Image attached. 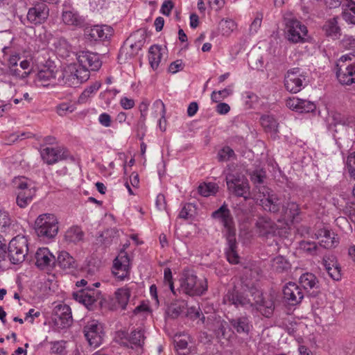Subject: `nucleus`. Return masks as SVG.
Returning a JSON list of instances; mask_svg holds the SVG:
<instances>
[{
	"label": "nucleus",
	"mask_w": 355,
	"mask_h": 355,
	"mask_svg": "<svg viewBox=\"0 0 355 355\" xmlns=\"http://www.w3.org/2000/svg\"><path fill=\"white\" fill-rule=\"evenodd\" d=\"M257 200L264 211L273 214H280L284 204V200L277 193L266 187L258 188Z\"/></svg>",
	"instance_id": "nucleus-2"
},
{
	"label": "nucleus",
	"mask_w": 355,
	"mask_h": 355,
	"mask_svg": "<svg viewBox=\"0 0 355 355\" xmlns=\"http://www.w3.org/2000/svg\"><path fill=\"white\" fill-rule=\"evenodd\" d=\"M53 322L60 329L71 326L73 322L71 308L66 304H60L53 309Z\"/></svg>",
	"instance_id": "nucleus-16"
},
{
	"label": "nucleus",
	"mask_w": 355,
	"mask_h": 355,
	"mask_svg": "<svg viewBox=\"0 0 355 355\" xmlns=\"http://www.w3.org/2000/svg\"><path fill=\"white\" fill-rule=\"evenodd\" d=\"M20 59V56L18 53H15L13 55H11L8 60V66L7 71L10 70L11 69H13L18 65V61Z\"/></svg>",
	"instance_id": "nucleus-64"
},
{
	"label": "nucleus",
	"mask_w": 355,
	"mask_h": 355,
	"mask_svg": "<svg viewBox=\"0 0 355 355\" xmlns=\"http://www.w3.org/2000/svg\"><path fill=\"white\" fill-rule=\"evenodd\" d=\"M112 272L114 276L119 281L130 279V261L125 251H121L114 259Z\"/></svg>",
	"instance_id": "nucleus-10"
},
{
	"label": "nucleus",
	"mask_w": 355,
	"mask_h": 355,
	"mask_svg": "<svg viewBox=\"0 0 355 355\" xmlns=\"http://www.w3.org/2000/svg\"><path fill=\"white\" fill-rule=\"evenodd\" d=\"M189 314L191 318H200L202 322L205 320V316L200 310L199 307L192 306L189 309Z\"/></svg>",
	"instance_id": "nucleus-63"
},
{
	"label": "nucleus",
	"mask_w": 355,
	"mask_h": 355,
	"mask_svg": "<svg viewBox=\"0 0 355 355\" xmlns=\"http://www.w3.org/2000/svg\"><path fill=\"white\" fill-rule=\"evenodd\" d=\"M121 343L124 346L131 347L132 349L141 347L144 344L145 336L144 331L141 328L135 329L130 334L122 333Z\"/></svg>",
	"instance_id": "nucleus-25"
},
{
	"label": "nucleus",
	"mask_w": 355,
	"mask_h": 355,
	"mask_svg": "<svg viewBox=\"0 0 355 355\" xmlns=\"http://www.w3.org/2000/svg\"><path fill=\"white\" fill-rule=\"evenodd\" d=\"M211 217L218 220L224 228L225 238L236 236V227L233 216L227 205L224 202L218 209L212 212Z\"/></svg>",
	"instance_id": "nucleus-6"
},
{
	"label": "nucleus",
	"mask_w": 355,
	"mask_h": 355,
	"mask_svg": "<svg viewBox=\"0 0 355 355\" xmlns=\"http://www.w3.org/2000/svg\"><path fill=\"white\" fill-rule=\"evenodd\" d=\"M112 33V28L107 25H96L85 31L86 38L90 41H105L109 39Z\"/></svg>",
	"instance_id": "nucleus-23"
},
{
	"label": "nucleus",
	"mask_w": 355,
	"mask_h": 355,
	"mask_svg": "<svg viewBox=\"0 0 355 355\" xmlns=\"http://www.w3.org/2000/svg\"><path fill=\"white\" fill-rule=\"evenodd\" d=\"M271 266L277 272H282L290 268L289 262L282 256H277L272 259Z\"/></svg>",
	"instance_id": "nucleus-44"
},
{
	"label": "nucleus",
	"mask_w": 355,
	"mask_h": 355,
	"mask_svg": "<svg viewBox=\"0 0 355 355\" xmlns=\"http://www.w3.org/2000/svg\"><path fill=\"white\" fill-rule=\"evenodd\" d=\"M336 76L342 85L355 83V61L349 64H336Z\"/></svg>",
	"instance_id": "nucleus-24"
},
{
	"label": "nucleus",
	"mask_w": 355,
	"mask_h": 355,
	"mask_svg": "<svg viewBox=\"0 0 355 355\" xmlns=\"http://www.w3.org/2000/svg\"><path fill=\"white\" fill-rule=\"evenodd\" d=\"M144 43V37H143L142 40H140L137 42H135L132 43L130 46V51L125 52V49H122L120 51L119 55L122 56L125 53V59L131 58L135 55L137 54L139 51L141 49Z\"/></svg>",
	"instance_id": "nucleus-46"
},
{
	"label": "nucleus",
	"mask_w": 355,
	"mask_h": 355,
	"mask_svg": "<svg viewBox=\"0 0 355 355\" xmlns=\"http://www.w3.org/2000/svg\"><path fill=\"white\" fill-rule=\"evenodd\" d=\"M8 256L13 264L22 263L28 253V240L24 236L18 235L13 238L7 248Z\"/></svg>",
	"instance_id": "nucleus-5"
},
{
	"label": "nucleus",
	"mask_w": 355,
	"mask_h": 355,
	"mask_svg": "<svg viewBox=\"0 0 355 355\" xmlns=\"http://www.w3.org/2000/svg\"><path fill=\"white\" fill-rule=\"evenodd\" d=\"M166 51L165 48H162L159 45L150 46L148 51V60L153 69L155 70L158 68Z\"/></svg>",
	"instance_id": "nucleus-33"
},
{
	"label": "nucleus",
	"mask_w": 355,
	"mask_h": 355,
	"mask_svg": "<svg viewBox=\"0 0 355 355\" xmlns=\"http://www.w3.org/2000/svg\"><path fill=\"white\" fill-rule=\"evenodd\" d=\"M342 16L348 24H355V1L353 0H340Z\"/></svg>",
	"instance_id": "nucleus-34"
},
{
	"label": "nucleus",
	"mask_w": 355,
	"mask_h": 355,
	"mask_svg": "<svg viewBox=\"0 0 355 355\" xmlns=\"http://www.w3.org/2000/svg\"><path fill=\"white\" fill-rule=\"evenodd\" d=\"M83 332L90 346L96 348L102 343L104 332L101 323L98 320L89 321L84 327Z\"/></svg>",
	"instance_id": "nucleus-12"
},
{
	"label": "nucleus",
	"mask_w": 355,
	"mask_h": 355,
	"mask_svg": "<svg viewBox=\"0 0 355 355\" xmlns=\"http://www.w3.org/2000/svg\"><path fill=\"white\" fill-rule=\"evenodd\" d=\"M250 293L254 300V306L263 316L270 318L275 309V303L272 296H263V293L256 289L252 288Z\"/></svg>",
	"instance_id": "nucleus-9"
},
{
	"label": "nucleus",
	"mask_w": 355,
	"mask_h": 355,
	"mask_svg": "<svg viewBox=\"0 0 355 355\" xmlns=\"http://www.w3.org/2000/svg\"><path fill=\"white\" fill-rule=\"evenodd\" d=\"M258 236L263 239H268L278 236L280 230L276 223L269 216H259L254 225Z\"/></svg>",
	"instance_id": "nucleus-8"
},
{
	"label": "nucleus",
	"mask_w": 355,
	"mask_h": 355,
	"mask_svg": "<svg viewBox=\"0 0 355 355\" xmlns=\"http://www.w3.org/2000/svg\"><path fill=\"white\" fill-rule=\"evenodd\" d=\"M40 155L44 162L52 165L67 159V151L60 147H46L41 149Z\"/></svg>",
	"instance_id": "nucleus-19"
},
{
	"label": "nucleus",
	"mask_w": 355,
	"mask_h": 355,
	"mask_svg": "<svg viewBox=\"0 0 355 355\" xmlns=\"http://www.w3.org/2000/svg\"><path fill=\"white\" fill-rule=\"evenodd\" d=\"M84 232L78 226H73L69 228L64 234V239L67 242L78 243L83 241Z\"/></svg>",
	"instance_id": "nucleus-38"
},
{
	"label": "nucleus",
	"mask_w": 355,
	"mask_h": 355,
	"mask_svg": "<svg viewBox=\"0 0 355 355\" xmlns=\"http://www.w3.org/2000/svg\"><path fill=\"white\" fill-rule=\"evenodd\" d=\"M62 21L67 26L81 27L84 25L85 19L75 10H63Z\"/></svg>",
	"instance_id": "nucleus-32"
},
{
	"label": "nucleus",
	"mask_w": 355,
	"mask_h": 355,
	"mask_svg": "<svg viewBox=\"0 0 355 355\" xmlns=\"http://www.w3.org/2000/svg\"><path fill=\"white\" fill-rule=\"evenodd\" d=\"M181 312V307L177 304H171L167 309V314L172 318H178Z\"/></svg>",
	"instance_id": "nucleus-58"
},
{
	"label": "nucleus",
	"mask_w": 355,
	"mask_h": 355,
	"mask_svg": "<svg viewBox=\"0 0 355 355\" xmlns=\"http://www.w3.org/2000/svg\"><path fill=\"white\" fill-rule=\"evenodd\" d=\"M300 214V209L299 205L295 202L289 201L287 202H284L280 216L293 221Z\"/></svg>",
	"instance_id": "nucleus-37"
},
{
	"label": "nucleus",
	"mask_w": 355,
	"mask_h": 355,
	"mask_svg": "<svg viewBox=\"0 0 355 355\" xmlns=\"http://www.w3.org/2000/svg\"><path fill=\"white\" fill-rule=\"evenodd\" d=\"M322 265L329 277L336 281L341 278V270L340 264L334 256L324 257L322 259Z\"/></svg>",
	"instance_id": "nucleus-31"
},
{
	"label": "nucleus",
	"mask_w": 355,
	"mask_h": 355,
	"mask_svg": "<svg viewBox=\"0 0 355 355\" xmlns=\"http://www.w3.org/2000/svg\"><path fill=\"white\" fill-rule=\"evenodd\" d=\"M299 245L301 250L311 255H315L318 253V245L313 241H302Z\"/></svg>",
	"instance_id": "nucleus-48"
},
{
	"label": "nucleus",
	"mask_w": 355,
	"mask_h": 355,
	"mask_svg": "<svg viewBox=\"0 0 355 355\" xmlns=\"http://www.w3.org/2000/svg\"><path fill=\"white\" fill-rule=\"evenodd\" d=\"M153 109H154L155 117H157L158 114L162 116V118L164 119L166 115L165 105L162 101L158 99L156 100L153 105Z\"/></svg>",
	"instance_id": "nucleus-53"
},
{
	"label": "nucleus",
	"mask_w": 355,
	"mask_h": 355,
	"mask_svg": "<svg viewBox=\"0 0 355 355\" xmlns=\"http://www.w3.org/2000/svg\"><path fill=\"white\" fill-rule=\"evenodd\" d=\"M180 288L189 296H200L207 290V282L205 278H198L194 270L184 268L180 274Z\"/></svg>",
	"instance_id": "nucleus-1"
},
{
	"label": "nucleus",
	"mask_w": 355,
	"mask_h": 355,
	"mask_svg": "<svg viewBox=\"0 0 355 355\" xmlns=\"http://www.w3.org/2000/svg\"><path fill=\"white\" fill-rule=\"evenodd\" d=\"M227 189L230 193L247 200L250 197V186L246 179L229 175L226 178Z\"/></svg>",
	"instance_id": "nucleus-13"
},
{
	"label": "nucleus",
	"mask_w": 355,
	"mask_h": 355,
	"mask_svg": "<svg viewBox=\"0 0 355 355\" xmlns=\"http://www.w3.org/2000/svg\"><path fill=\"white\" fill-rule=\"evenodd\" d=\"M49 15V9L44 3H37L29 8L26 20L33 24L37 25L44 23Z\"/></svg>",
	"instance_id": "nucleus-18"
},
{
	"label": "nucleus",
	"mask_w": 355,
	"mask_h": 355,
	"mask_svg": "<svg viewBox=\"0 0 355 355\" xmlns=\"http://www.w3.org/2000/svg\"><path fill=\"white\" fill-rule=\"evenodd\" d=\"M286 105L291 110L300 113L312 112L316 109V105L313 102L298 98L288 99Z\"/></svg>",
	"instance_id": "nucleus-29"
},
{
	"label": "nucleus",
	"mask_w": 355,
	"mask_h": 355,
	"mask_svg": "<svg viewBox=\"0 0 355 355\" xmlns=\"http://www.w3.org/2000/svg\"><path fill=\"white\" fill-rule=\"evenodd\" d=\"M331 118L334 125L338 124L348 125L350 122L349 118L345 115L337 112L332 113Z\"/></svg>",
	"instance_id": "nucleus-54"
},
{
	"label": "nucleus",
	"mask_w": 355,
	"mask_h": 355,
	"mask_svg": "<svg viewBox=\"0 0 355 355\" xmlns=\"http://www.w3.org/2000/svg\"><path fill=\"white\" fill-rule=\"evenodd\" d=\"M334 232L327 229H320L314 234L313 238L319 241V245L325 248H335L339 243L338 238Z\"/></svg>",
	"instance_id": "nucleus-27"
},
{
	"label": "nucleus",
	"mask_w": 355,
	"mask_h": 355,
	"mask_svg": "<svg viewBox=\"0 0 355 355\" xmlns=\"http://www.w3.org/2000/svg\"><path fill=\"white\" fill-rule=\"evenodd\" d=\"M231 329L234 333L248 336L250 332L252 324L250 318L246 315H241L229 320Z\"/></svg>",
	"instance_id": "nucleus-28"
},
{
	"label": "nucleus",
	"mask_w": 355,
	"mask_h": 355,
	"mask_svg": "<svg viewBox=\"0 0 355 355\" xmlns=\"http://www.w3.org/2000/svg\"><path fill=\"white\" fill-rule=\"evenodd\" d=\"M63 70H59L52 61H47L37 74V80L42 83L55 80L56 83L62 84V76Z\"/></svg>",
	"instance_id": "nucleus-14"
},
{
	"label": "nucleus",
	"mask_w": 355,
	"mask_h": 355,
	"mask_svg": "<svg viewBox=\"0 0 355 355\" xmlns=\"http://www.w3.org/2000/svg\"><path fill=\"white\" fill-rule=\"evenodd\" d=\"M15 184L18 189L17 204L21 208H24L31 202L35 193V190L34 188L28 187L26 180L24 178L15 180Z\"/></svg>",
	"instance_id": "nucleus-15"
},
{
	"label": "nucleus",
	"mask_w": 355,
	"mask_h": 355,
	"mask_svg": "<svg viewBox=\"0 0 355 355\" xmlns=\"http://www.w3.org/2000/svg\"><path fill=\"white\" fill-rule=\"evenodd\" d=\"M58 230V221L53 214H41L35 221V230L39 237L43 239L54 238L57 235Z\"/></svg>",
	"instance_id": "nucleus-3"
},
{
	"label": "nucleus",
	"mask_w": 355,
	"mask_h": 355,
	"mask_svg": "<svg viewBox=\"0 0 355 355\" xmlns=\"http://www.w3.org/2000/svg\"><path fill=\"white\" fill-rule=\"evenodd\" d=\"M164 283L166 286H168L173 294H175L174 291L173 275L171 270L169 268H166L164 270Z\"/></svg>",
	"instance_id": "nucleus-52"
},
{
	"label": "nucleus",
	"mask_w": 355,
	"mask_h": 355,
	"mask_svg": "<svg viewBox=\"0 0 355 355\" xmlns=\"http://www.w3.org/2000/svg\"><path fill=\"white\" fill-rule=\"evenodd\" d=\"M198 191L201 196L208 197L218 192V186L215 182L202 183L199 185Z\"/></svg>",
	"instance_id": "nucleus-43"
},
{
	"label": "nucleus",
	"mask_w": 355,
	"mask_h": 355,
	"mask_svg": "<svg viewBox=\"0 0 355 355\" xmlns=\"http://www.w3.org/2000/svg\"><path fill=\"white\" fill-rule=\"evenodd\" d=\"M73 299L83 304L89 310L94 309L96 303H101V293L98 290L87 287L72 294Z\"/></svg>",
	"instance_id": "nucleus-11"
},
{
	"label": "nucleus",
	"mask_w": 355,
	"mask_h": 355,
	"mask_svg": "<svg viewBox=\"0 0 355 355\" xmlns=\"http://www.w3.org/2000/svg\"><path fill=\"white\" fill-rule=\"evenodd\" d=\"M101 85V84L99 82H95L87 87L80 95L78 100V103H85L99 89Z\"/></svg>",
	"instance_id": "nucleus-40"
},
{
	"label": "nucleus",
	"mask_w": 355,
	"mask_h": 355,
	"mask_svg": "<svg viewBox=\"0 0 355 355\" xmlns=\"http://www.w3.org/2000/svg\"><path fill=\"white\" fill-rule=\"evenodd\" d=\"M173 7L174 5L171 1H165L161 6L160 12L166 16H169Z\"/></svg>",
	"instance_id": "nucleus-61"
},
{
	"label": "nucleus",
	"mask_w": 355,
	"mask_h": 355,
	"mask_svg": "<svg viewBox=\"0 0 355 355\" xmlns=\"http://www.w3.org/2000/svg\"><path fill=\"white\" fill-rule=\"evenodd\" d=\"M265 177L266 174L263 171H254L250 175V179L252 182L256 184L257 189L260 187L258 186V184H261L263 182Z\"/></svg>",
	"instance_id": "nucleus-55"
},
{
	"label": "nucleus",
	"mask_w": 355,
	"mask_h": 355,
	"mask_svg": "<svg viewBox=\"0 0 355 355\" xmlns=\"http://www.w3.org/2000/svg\"><path fill=\"white\" fill-rule=\"evenodd\" d=\"M13 220L10 217L9 213L0 209V232H6L12 225Z\"/></svg>",
	"instance_id": "nucleus-45"
},
{
	"label": "nucleus",
	"mask_w": 355,
	"mask_h": 355,
	"mask_svg": "<svg viewBox=\"0 0 355 355\" xmlns=\"http://www.w3.org/2000/svg\"><path fill=\"white\" fill-rule=\"evenodd\" d=\"M89 75L88 70L83 69L76 64L68 65L64 69L62 73H60L62 84L73 87H78L86 82Z\"/></svg>",
	"instance_id": "nucleus-4"
},
{
	"label": "nucleus",
	"mask_w": 355,
	"mask_h": 355,
	"mask_svg": "<svg viewBox=\"0 0 355 355\" xmlns=\"http://www.w3.org/2000/svg\"><path fill=\"white\" fill-rule=\"evenodd\" d=\"M184 64L182 61L181 60H178L171 63L168 70L170 73H175L178 71L182 70Z\"/></svg>",
	"instance_id": "nucleus-62"
},
{
	"label": "nucleus",
	"mask_w": 355,
	"mask_h": 355,
	"mask_svg": "<svg viewBox=\"0 0 355 355\" xmlns=\"http://www.w3.org/2000/svg\"><path fill=\"white\" fill-rule=\"evenodd\" d=\"M288 40L293 43L304 41L307 34V28L297 19H290L286 24Z\"/></svg>",
	"instance_id": "nucleus-17"
},
{
	"label": "nucleus",
	"mask_w": 355,
	"mask_h": 355,
	"mask_svg": "<svg viewBox=\"0 0 355 355\" xmlns=\"http://www.w3.org/2000/svg\"><path fill=\"white\" fill-rule=\"evenodd\" d=\"M232 90L230 88H225L220 91H214L211 94V99L214 103H218L232 94Z\"/></svg>",
	"instance_id": "nucleus-50"
},
{
	"label": "nucleus",
	"mask_w": 355,
	"mask_h": 355,
	"mask_svg": "<svg viewBox=\"0 0 355 355\" xmlns=\"http://www.w3.org/2000/svg\"><path fill=\"white\" fill-rule=\"evenodd\" d=\"M195 206L191 203L185 204L179 214V218L183 219H189L193 216L192 211Z\"/></svg>",
	"instance_id": "nucleus-56"
},
{
	"label": "nucleus",
	"mask_w": 355,
	"mask_h": 355,
	"mask_svg": "<svg viewBox=\"0 0 355 355\" xmlns=\"http://www.w3.org/2000/svg\"><path fill=\"white\" fill-rule=\"evenodd\" d=\"M305 73L298 67L290 69L284 76V86L287 91L296 94L306 85Z\"/></svg>",
	"instance_id": "nucleus-7"
},
{
	"label": "nucleus",
	"mask_w": 355,
	"mask_h": 355,
	"mask_svg": "<svg viewBox=\"0 0 355 355\" xmlns=\"http://www.w3.org/2000/svg\"><path fill=\"white\" fill-rule=\"evenodd\" d=\"M130 287L125 286L115 291V297L121 309H125L130 297Z\"/></svg>",
	"instance_id": "nucleus-39"
},
{
	"label": "nucleus",
	"mask_w": 355,
	"mask_h": 355,
	"mask_svg": "<svg viewBox=\"0 0 355 355\" xmlns=\"http://www.w3.org/2000/svg\"><path fill=\"white\" fill-rule=\"evenodd\" d=\"M227 247L225 250V254L227 261L232 264H236L239 262V256L237 253V242L236 236L227 237Z\"/></svg>",
	"instance_id": "nucleus-36"
},
{
	"label": "nucleus",
	"mask_w": 355,
	"mask_h": 355,
	"mask_svg": "<svg viewBox=\"0 0 355 355\" xmlns=\"http://www.w3.org/2000/svg\"><path fill=\"white\" fill-rule=\"evenodd\" d=\"M324 29L326 34L333 39H336L340 35V28L338 26V21L335 18L331 19L327 21L324 26Z\"/></svg>",
	"instance_id": "nucleus-41"
},
{
	"label": "nucleus",
	"mask_w": 355,
	"mask_h": 355,
	"mask_svg": "<svg viewBox=\"0 0 355 355\" xmlns=\"http://www.w3.org/2000/svg\"><path fill=\"white\" fill-rule=\"evenodd\" d=\"M55 261L56 265L63 270L74 269L77 267L75 259L67 251L60 252Z\"/></svg>",
	"instance_id": "nucleus-35"
},
{
	"label": "nucleus",
	"mask_w": 355,
	"mask_h": 355,
	"mask_svg": "<svg viewBox=\"0 0 355 355\" xmlns=\"http://www.w3.org/2000/svg\"><path fill=\"white\" fill-rule=\"evenodd\" d=\"M299 283L306 292H311V294L313 296H315L319 292V281L313 273L306 272L302 274L299 279Z\"/></svg>",
	"instance_id": "nucleus-30"
},
{
	"label": "nucleus",
	"mask_w": 355,
	"mask_h": 355,
	"mask_svg": "<svg viewBox=\"0 0 355 355\" xmlns=\"http://www.w3.org/2000/svg\"><path fill=\"white\" fill-rule=\"evenodd\" d=\"M35 258V265L40 269H49L56 266L55 257L47 248H39Z\"/></svg>",
	"instance_id": "nucleus-26"
},
{
	"label": "nucleus",
	"mask_w": 355,
	"mask_h": 355,
	"mask_svg": "<svg viewBox=\"0 0 355 355\" xmlns=\"http://www.w3.org/2000/svg\"><path fill=\"white\" fill-rule=\"evenodd\" d=\"M225 304L234 305L236 307H254L253 302H251L244 293L239 292L236 289L229 290L223 298Z\"/></svg>",
	"instance_id": "nucleus-21"
},
{
	"label": "nucleus",
	"mask_w": 355,
	"mask_h": 355,
	"mask_svg": "<svg viewBox=\"0 0 355 355\" xmlns=\"http://www.w3.org/2000/svg\"><path fill=\"white\" fill-rule=\"evenodd\" d=\"M261 124L267 132H277L278 123L276 119L270 115H263L260 119Z\"/></svg>",
	"instance_id": "nucleus-42"
},
{
	"label": "nucleus",
	"mask_w": 355,
	"mask_h": 355,
	"mask_svg": "<svg viewBox=\"0 0 355 355\" xmlns=\"http://www.w3.org/2000/svg\"><path fill=\"white\" fill-rule=\"evenodd\" d=\"M8 75L10 76H12L16 78H19V79H25L27 77H28V71H23V70L21 69H20V67H19L18 66L13 68V69H11L9 71H7L6 72Z\"/></svg>",
	"instance_id": "nucleus-57"
},
{
	"label": "nucleus",
	"mask_w": 355,
	"mask_h": 355,
	"mask_svg": "<svg viewBox=\"0 0 355 355\" xmlns=\"http://www.w3.org/2000/svg\"><path fill=\"white\" fill-rule=\"evenodd\" d=\"M78 62L79 67L83 69L89 71H96L101 66V62L100 61L97 54L89 52V51H81L78 54Z\"/></svg>",
	"instance_id": "nucleus-22"
},
{
	"label": "nucleus",
	"mask_w": 355,
	"mask_h": 355,
	"mask_svg": "<svg viewBox=\"0 0 355 355\" xmlns=\"http://www.w3.org/2000/svg\"><path fill=\"white\" fill-rule=\"evenodd\" d=\"M263 19V15L261 13H257L256 17L252 22L250 31L252 33H257L259 27L261 26V21Z\"/></svg>",
	"instance_id": "nucleus-59"
},
{
	"label": "nucleus",
	"mask_w": 355,
	"mask_h": 355,
	"mask_svg": "<svg viewBox=\"0 0 355 355\" xmlns=\"http://www.w3.org/2000/svg\"><path fill=\"white\" fill-rule=\"evenodd\" d=\"M76 110V106L71 102H64L58 104L56 107V112L60 116H65L72 113Z\"/></svg>",
	"instance_id": "nucleus-47"
},
{
	"label": "nucleus",
	"mask_w": 355,
	"mask_h": 355,
	"mask_svg": "<svg viewBox=\"0 0 355 355\" xmlns=\"http://www.w3.org/2000/svg\"><path fill=\"white\" fill-rule=\"evenodd\" d=\"M51 352L57 355H66L65 342L63 340L55 341L51 343Z\"/></svg>",
	"instance_id": "nucleus-51"
},
{
	"label": "nucleus",
	"mask_w": 355,
	"mask_h": 355,
	"mask_svg": "<svg viewBox=\"0 0 355 355\" xmlns=\"http://www.w3.org/2000/svg\"><path fill=\"white\" fill-rule=\"evenodd\" d=\"M98 122L103 126H104L105 128H108V127L111 126L112 118L109 114H107L106 112H103L99 115Z\"/></svg>",
	"instance_id": "nucleus-60"
},
{
	"label": "nucleus",
	"mask_w": 355,
	"mask_h": 355,
	"mask_svg": "<svg viewBox=\"0 0 355 355\" xmlns=\"http://www.w3.org/2000/svg\"><path fill=\"white\" fill-rule=\"evenodd\" d=\"M234 157H235L234 151L229 146L222 148L217 155L219 162H227Z\"/></svg>",
	"instance_id": "nucleus-49"
},
{
	"label": "nucleus",
	"mask_w": 355,
	"mask_h": 355,
	"mask_svg": "<svg viewBox=\"0 0 355 355\" xmlns=\"http://www.w3.org/2000/svg\"><path fill=\"white\" fill-rule=\"evenodd\" d=\"M283 297L287 304L295 306L301 302L304 298V294L296 283L290 282L283 288Z\"/></svg>",
	"instance_id": "nucleus-20"
}]
</instances>
